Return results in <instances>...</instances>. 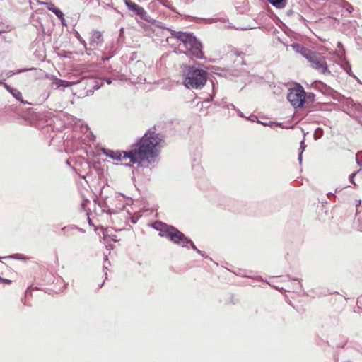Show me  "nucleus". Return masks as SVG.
Returning a JSON list of instances; mask_svg holds the SVG:
<instances>
[{"instance_id": "nucleus-1", "label": "nucleus", "mask_w": 362, "mask_h": 362, "mask_svg": "<svg viewBox=\"0 0 362 362\" xmlns=\"http://www.w3.org/2000/svg\"><path fill=\"white\" fill-rule=\"evenodd\" d=\"M162 136L154 132H147L137 144L132 146L129 153L124 157H128L133 163L146 161L151 164L157 160L163 146Z\"/></svg>"}, {"instance_id": "nucleus-9", "label": "nucleus", "mask_w": 362, "mask_h": 362, "mask_svg": "<svg viewBox=\"0 0 362 362\" xmlns=\"http://www.w3.org/2000/svg\"><path fill=\"white\" fill-rule=\"evenodd\" d=\"M103 153L105 155L112 160H120L122 158H129L128 157H124V154L126 153L124 151H112V150H104Z\"/></svg>"}, {"instance_id": "nucleus-3", "label": "nucleus", "mask_w": 362, "mask_h": 362, "mask_svg": "<svg viewBox=\"0 0 362 362\" xmlns=\"http://www.w3.org/2000/svg\"><path fill=\"white\" fill-rule=\"evenodd\" d=\"M207 81V71L197 65L185 66L182 83L187 89H202Z\"/></svg>"}, {"instance_id": "nucleus-20", "label": "nucleus", "mask_w": 362, "mask_h": 362, "mask_svg": "<svg viewBox=\"0 0 362 362\" xmlns=\"http://www.w3.org/2000/svg\"><path fill=\"white\" fill-rule=\"evenodd\" d=\"M4 84V88L9 92L11 93V90H13V88L10 87L8 84L6 83H3Z\"/></svg>"}, {"instance_id": "nucleus-22", "label": "nucleus", "mask_w": 362, "mask_h": 362, "mask_svg": "<svg viewBox=\"0 0 362 362\" xmlns=\"http://www.w3.org/2000/svg\"><path fill=\"white\" fill-rule=\"evenodd\" d=\"M237 113H238V115L240 117H245V116H244V115L243 114V112H242L240 110H237Z\"/></svg>"}, {"instance_id": "nucleus-27", "label": "nucleus", "mask_w": 362, "mask_h": 362, "mask_svg": "<svg viewBox=\"0 0 362 362\" xmlns=\"http://www.w3.org/2000/svg\"><path fill=\"white\" fill-rule=\"evenodd\" d=\"M105 81L107 84H110L112 83V81L110 78H107Z\"/></svg>"}, {"instance_id": "nucleus-6", "label": "nucleus", "mask_w": 362, "mask_h": 362, "mask_svg": "<svg viewBox=\"0 0 362 362\" xmlns=\"http://www.w3.org/2000/svg\"><path fill=\"white\" fill-rule=\"evenodd\" d=\"M308 60L310 62L311 66L320 73L323 74H330L325 59H318L315 53L313 52L310 55V58H308Z\"/></svg>"}, {"instance_id": "nucleus-23", "label": "nucleus", "mask_w": 362, "mask_h": 362, "mask_svg": "<svg viewBox=\"0 0 362 362\" xmlns=\"http://www.w3.org/2000/svg\"><path fill=\"white\" fill-rule=\"evenodd\" d=\"M228 108H232L233 110H235V107L233 104H230L228 105Z\"/></svg>"}, {"instance_id": "nucleus-14", "label": "nucleus", "mask_w": 362, "mask_h": 362, "mask_svg": "<svg viewBox=\"0 0 362 362\" xmlns=\"http://www.w3.org/2000/svg\"><path fill=\"white\" fill-rule=\"evenodd\" d=\"M16 100L21 101V103H24L23 100L22 93L17 89L13 88L11 90L10 93Z\"/></svg>"}, {"instance_id": "nucleus-8", "label": "nucleus", "mask_w": 362, "mask_h": 362, "mask_svg": "<svg viewBox=\"0 0 362 362\" xmlns=\"http://www.w3.org/2000/svg\"><path fill=\"white\" fill-rule=\"evenodd\" d=\"M103 43V36L100 32L93 31L90 39V48L91 49H96L98 46Z\"/></svg>"}, {"instance_id": "nucleus-10", "label": "nucleus", "mask_w": 362, "mask_h": 362, "mask_svg": "<svg viewBox=\"0 0 362 362\" xmlns=\"http://www.w3.org/2000/svg\"><path fill=\"white\" fill-rule=\"evenodd\" d=\"M291 47L295 52L301 54L307 59L308 58H310V55L313 53V52L310 51V49L305 48L304 47L299 44H293Z\"/></svg>"}, {"instance_id": "nucleus-12", "label": "nucleus", "mask_w": 362, "mask_h": 362, "mask_svg": "<svg viewBox=\"0 0 362 362\" xmlns=\"http://www.w3.org/2000/svg\"><path fill=\"white\" fill-rule=\"evenodd\" d=\"M269 2L277 8H283L286 6V0H268Z\"/></svg>"}, {"instance_id": "nucleus-15", "label": "nucleus", "mask_w": 362, "mask_h": 362, "mask_svg": "<svg viewBox=\"0 0 362 362\" xmlns=\"http://www.w3.org/2000/svg\"><path fill=\"white\" fill-rule=\"evenodd\" d=\"M306 148V145L305 144V141H302L300 142V153H299V156H298V160H299V163H301L302 162V154H303V152L305 151Z\"/></svg>"}, {"instance_id": "nucleus-18", "label": "nucleus", "mask_w": 362, "mask_h": 362, "mask_svg": "<svg viewBox=\"0 0 362 362\" xmlns=\"http://www.w3.org/2000/svg\"><path fill=\"white\" fill-rule=\"evenodd\" d=\"M77 37H78L79 42L83 45V47H86V41L82 37H81L79 35Z\"/></svg>"}, {"instance_id": "nucleus-7", "label": "nucleus", "mask_w": 362, "mask_h": 362, "mask_svg": "<svg viewBox=\"0 0 362 362\" xmlns=\"http://www.w3.org/2000/svg\"><path fill=\"white\" fill-rule=\"evenodd\" d=\"M127 8L134 12L135 14L139 16L143 19H146L147 13L146 11L139 6L138 4L132 2L131 0H123Z\"/></svg>"}, {"instance_id": "nucleus-13", "label": "nucleus", "mask_w": 362, "mask_h": 362, "mask_svg": "<svg viewBox=\"0 0 362 362\" xmlns=\"http://www.w3.org/2000/svg\"><path fill=\"white\" fill-rule=\"evenodd\" d=\"M47 8L49 11H52L58 18H63V13L62 12L57 8L54 6V4H48Z\"/></svg>"}, {"instance_id": "nucleus-17", "label": "nucleus", "mask_w": 362, "mask_h": 362, "mask_svg": "<svg viewBox=\"0 0 362 362\" xmlns=\"http://www.w3.org/2000/svg\"><path fill=\"white\" fill-rule=\"evenodd\" d=\"M36 69L35 68H30V69H17V70H15V71H13L11 74H21V73H23V72H25V71H33V70H35Z\"/></svg>"}, {"instance_id": "nucleus-19", "label": "nucleus", "mask_w": 362, "mask_h": 362, "mask_svg": "<svg viewBox=\"0 0 362 362\" xmlns=\"http://www.w3.org/2000/svg\"><path fill=\"white\" fill-rule=\"evenodd\" d=\"M356 173H353L349 176V180H350L351 182L353 184H355L354 178L356 176Z\"/></svg>"}, {"instance_id": "nucleus-25", "label": "nucleus", "mask_w": 362, "mask_h": 362, "mask_svg": "<svg viewBox=\"0 0 362 362\" xmlns=\"http://www.w3.org/2000/svg\"><path fill=\"white\" fill-rule=\"evenodd\" d=\"M345 70H346V71L349 75H351V68H350V67H349V68H347V69H345Z\"/></svg>"}, {"instance_id": "nucleus-5", "label": "nucleus", "mask_w": 362, "mask_h": 362, "mask_svg": "<svg viewBox=\"0 0 362 362\" xmlns=\"http://www.w3.org/2000/svg\"><path fill=\"white\" fill-rule=\"evenodd\" d=\"M287 98L293 107L298 108L301 107L307 101H313V95L307 94L302 86L296 85L289 88Z\"/></svg>"}, {"instance_id": "nucleus-11", "label": "nucleus", "mask_w": 362, "mask_h": 362, "mask_svg": "<svg viewBox=\"0 0 362 362\" xmlns=\"http://www.w3.org/2000/svg\"><path fill=\"white\" fill-rule=\"evenodd\" d=\"M99 230V228H96L95 230ZM100 230L103 233V238L105 240L107 238L110 237L112 239L113 241L116 242L117 239L115 238L114 235H112V228H103L100 227Z\"/></svg>"}, {"instance_id": "nucleus-2", "label": "nucleus", "mask_w": 362, "mask_h": 362, "mask_svg": "<svg viewBox=\"0 0 362 362\" xmlns=\"http://www.w3.org/2000/svg\"><path fill=\"white\" fill-rule=\"evenodd\" d=\"M152 226L159 231L160 236L165 237L173 243L180 245L183 247L188 248L187 245L189 244L194 250L197 251L202 257L204 256V252L197 249L194 243L176 228L160 221H156L153 223Z\"/></svg>"}, {"instance_id": "nucleus-16", "label": "nucleus", "mask_w": 362, "mask_h": 362, "mask_svg": "<svg viewBox=\"0 0 362 362\" xmlns=\"http://www.w3.org/2000/svg\"><path fill=\"white\" fill-rule=\"evenodd\" d=\"M55 84L57 86V87H68L70 86V83L68 81L61 79H57L55 81Z\"/></svg>"}, {"instance_id": "nucleus-21", "label": "nucleus", "mask_w": 362, "mask_h": 362, "mask_svg": "<svg viewBox=\"0 0 362 362\" xmlns=\"http://www.w3.org/2000/svg\"><path fill=\"white\" fill-rule=\"evenodd\" d=\"M12 71H7V72L6 73V77H11V76H13L14 74H11Z\"/></svg>"}, {"instance_id": "nucleus-26", "label": "nucleus", "mask_w": 362, "mask_h": 362, "mask_svg": "<svg viewBox=\"0 0 362 362\" xmlns=\"http://www.w3.org/2000/svg\"><path fill=\"white\" fill-rule=\"evenodd\" d=\"M160 2H161L163 5H165V6H167V4H165V2H167V0H162V1L160 0Z\"/></svg>"}, {"instance_id": "nucleus-4", "label": "nucleus", "mask_w": 362, "mask_h": 362, "mask_svg": "<svg viewBox=\"0 0 362 362\" xmlns=\"http://www.w3.org/2000/svg\"><path fill=\"white\" fill-rule=\"evenodd\" d=\"M173 38H176L183 44L186 49L185 53L187 55H192L197 59L204 58L202 44L191 33L172 32V37L166 39L167 42L170 43Z\"/></svg>"}, {"instance_id": "nucleus-28", "label": "nucleus", "mask_w": 362, "mask_h": 362, "mask_svg": "<svg viewBox=\"0 0 362 362\" xmlns=\"http://www.w3.org/2000/svg\"><path fill=\"white\" fill-rule=\"evenodd\" d=\"M2 83L0 81V84H1Z\"/></svg>"}, {"instance_id": "nucleus-24", "label": "nucleus", "mask_w": 362, "mask_h": 362, "mask_svg": "<svg viewBox=\"0 0 362 362\" xmlns=\"http://www.w3.org/2000/svg\"><path fill=\"white\" fill-rule=\"evenodd\" d=\"M260 123V122H259ZM264 126H272V123L261 122Z\"/></svg>"}]
</instances>
